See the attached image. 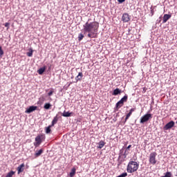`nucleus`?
<instances>
[{
    "label": "nucleus",
    "mask_w": 177,
    "mask_h": 177,
    "mask_svg": "<svg viewBox=\"0 0 177 177\" xmlns=\"http://www.w3.org/2000/svg\"><path fill=\"white\" fill-rule=\"evenodd\" d=\"M97 28H99V24L96 22L91 23L89 24V37L95 38L97 34Z\"/></svg>",
    "instance_id": "obj_1"
},
{
    "label": "nucleus",
    "mask_w": 177,
    "mask_h": 177,
    "mask_svg": "<svg viewBox=\"0 0 177 177\" xmlns=\"http://www.w3.org/2000/svg\"><path fill=\"white\" fill-rule=\"evenodd\" d=\"M139 169V163L138 162L131 160L129 162L127 171L129 174H133V172H136Z\"/></svg>",
    "instance_id": "obj_2"
},
{
    "label": "nucleus",
    "mask_w": 177,
    "mask_h": 177,
    "mask_svg": "<svg viewBox=\"0 0 177 177\" xmlns=\"http://www.w3.org/2000/svg\"><path fill=\"white\" fill-rule=\"evenodd\" d=\"M84 33H80L78 35V41H82L84 39V34L85 32H89V23L87 21L85 25H84V29H83Z\"/></svg>",
    "instance_id": "obj_3"
},
{
    "label": "nucleus",
    "mask_w": 177,
    "mask_h": 177,
    "mask_svg": "<svg viewBox=\"0 0 177 177\" xmlns=\"http://www.w3.org/2000/svg\"><path fill=\"white\" fill-rule=\"evenodd\" d=\"M128 101V95L126 94L120 101H118L116 104L115 107L116 109H120V107H122L124 106V103L127 102Z\"/></svg>",
    "instance_id": "obj_4"
},
{
    "label": "nucleus",
    "mask_w": 177,
    "mask_h": 177,
    "mask_svg": "<svg viewBox=\"0 0 177 177\" xmlns=\"http://www.w3.org/2000/svg\"><path fill=\"white\" fill-rule=\"evenodd\" d=\"M45 139V137L42 135H39L37 136L35 138V142L33 143L35 147H38L42 143V141Z\"/></svg>",
    "instance_id": "obj_5"
},
{
    "label": "nucleus",
    "mask_w": 177,
    "mask_h": 177,
    "mask_svg": "<svg viewBox=\"0 0 177 177\" xmlns=\"http://www.w3.org/2000/svg\"><path fill=\"white\" fill-rule=\"evenodd\" d=\"M156 157H157L156 152H152L149 155V162L152 165H156V164H157V160H156Z\"/></svg>",
    "instance_id": "obj_6"
},
{
    "label": "nucleus",
    "mask_w": 177,
    "mask_h": 177,
    "mask_svg": "<svg viewBox=\"0 0 177 177\" xmlns=\"http://www.w3.org/2000/svg\"><path fill=\"white\" fill-rule=\"evenodd\" d=\"M153 118V115L151 113H146L140 118V124H145V122H147L149 120H151Z\"/></svg>",
    "instance_id": "obj_7"
},
{
    "label": "nucleus",
    "mask_w": 177,
    "mask_h": 177,
    "mask_svg": "<svg viewBox=\"0 0 177 177\" xmlns=\"http://www.w3.org/2000/svg\"><path fill=\"white\" fill-rule=\"evenodd\" d=\"M174 127H175V122H174V120H171L164 126L163 131H168L169 129L174 128Z\"/></svg>",
    "instance_id": "obj_8"
},
{
    "label": "nucleus",
    "mask_w": 177,
    "mask_h": 177,
    "mask_svg": "<svg viewBox=\"0 0 177 177\" xmlns=\"http://www.w3.org/2000/svg\"><path fill=\"white\" fill-rule=\"evenodd\" d=\"M131 20V16L128 13H124L122 16V21L123 23H128Z\"/></svg>",
    "instance_id": "obj_9"
},
{
    "label": "nucleus",
    "mask_w": 177,
    "mask_h": 177,
    "mask_svg": "<svg viewBox=\"0 0 177 177\" xmlns=\"http://www.w3.org/2000/svg\"><path fill=\"white\" fill-rule=\"evenodd\" d=\"M38 109V106H29L25 111L26 114H31L33 111H35Z\"/></svg>",
    "instance_id": "obj_10"
},
{
    "label": "nucleus",
    "mask_w": 177,
    "mask_h": 177,
    "mask_svg": "<svg viewBox=\"0 0 177 177\" xmlns=\"http://www.w3.org/2000/svg\"><path fill=\"white\" fill-rule=\"evenodd\" d=\"M25 167L26 165H24V163H22L17 167V171L18 172V175H19V174H21V172L24 171Z\"/></svg>",
    "instance_id": "obj_11"
},
{
    "label": "nucleus",
    "mask_w": 177,
    "mask_h": 177,
    "mask_svg": "<svg viewBox=\"0 0 177 177\" xmlns=\"http://www.w3.org/2000/svg\"><path fill=\"white\" fill-rule=\"evenodd\" d=\"M171 17H172L171 15L165 14L162 24H165V23H167V21H168Z\"/></svg>",
    "instance_id": "obj_12"
},
{
    "label": "nucleus",
    "mask_w": 177,
    "mask_h": 177,
    "mask_svg": "<svg viewBox=\"0 0 177 177\" xmlns=\"http://www.w3.org/2000/svg\"><path fill=\"white\" fill-rule=\"evenodd\" d=\"M57 121H59V116L58 115H56L53 119V121L51 122V127H55V125L57 124Z\"/></svg>",
    "instance_id": "obj_13"
},
{
    "label": "nucleus",
    "mask_w": 177,
    "mask_h": 177,
    "mask_svg": "<svg viewBox=\"0 0 177 177\" xmlns=\"http://www.w3.org/2000/svg\"><path fill=\"white\" fill-rule=\"evenodd\" d=\"M112 95L113 96H117L118 95H121V90L118 88H115V90H113Z\"/></svg>",
    "instance_id": "obj_14"
},
{
    "label": "nucleus",
    "mask_w": 177,
    "mask_h": 177,
    "mask_svg": "<svg viewBox=\"0 0 177 177\" xmlns=\"http://www.w3.org/2000/svg\"><path fill=\"white\" fill-rule=\"evenodd\" d=\"M82 77H84V75L82 72L78 73V75L75 77V82H78L79 81H81L82 80Z\"/></svg>",
    "instance_id": "obj_15"
},
{
    "label": "nucleus",
    "mask_w": 177,
    "mask_h": 177,
    "mask_svg": "<svg viewBox=\"0 0 177 177\" xmlns=\"http://www.w3.org/2000/svg\"><path fill=\"white\" fill-rule=\"evenodd\" d=\"M44 71H46V66H43V67L40 68L37 71V73H38V74H39V75H42V74H44Z\"/></svg>",
    "instance_id": "obj_16"
},
{
    "label": "nucleus",
    "mask_w": 177,
    "mask_h": 177,
    "mask_svg": "<svg viewBox=\"0 0 177 177\" xmlns=\"http://www.w3.org/2000/svg\"><path fill=\"white\" fill-rule=\"evenodd\" d=\"M98 146L97 147V149H103V147H104V145H106V142H104V141L101 140L98 142Z\"/></svg>",
    "instance_id": "obj_17"
},
{
    "label": "nucleus",
    "mask_w": 177,
    "mask_h": 177,
    "mask_svg": "<svg viewBox=\"0 0 177 177\" xmlns=\"http://www.w3.org/2000/svg\"><path fill=\"white\" fill-rule=\"evenodd\" d=\"M52 127H53V126H52V124H50L48 127L45 128L46 133L49 134V133H50V132H52V129H50V128H52Z\"/></svg>",
    "instance_id": "obj_18"
},
{
    "label": "nucleus",
    "mask_w": 177,
    "mask_h": 177,
    "mask_svg": "<svg viewBox=\"0 0 177 177\" xmlns=\"http://www.w3.org/2000/svg\"><path fill=\"white\" fill-rule=\"evenodd\" d=\"M42 153H44V149H39V151H36L35 153V157H39V156H41Z\"/></svg>",
    "instance_id": "obj_19"
},
{
    "label": "nucleus",
    "mask_w": 177,
    "mask_h": 177,
    "mask_svg": "<svg viewBox=\"0 0 177 177\" xmlns=\"http://www.w3.org/2000/svg\"><path fill=\"white\" fill-rule=\"evenodd\" d=\"M75 171H77L75 167H73L71 172L69 173V176L74 177V176L75 175Z\"/></svg>",
    "instance_id": "obj_20"
},
{
    "label": "nucleus",
    "mask_w": 177,
    "mask_h": 177,
    "mask_svg": "<svg viewBox=\"0 0 177 177\" xmlns=\"http://www.w3.org/2000/svg\"><path fill=\"white\" fill-rule=\"evenodd\" d=\"M71 114H73L72 112H66V111H64L62 113V117H71Z\"/></svg>",
    "instance_id": "obj_21"
},
{
    "label": "nucleus",
    "mask_w": 177,
    "mask_h": 177,
    "mask_svg": "<svg viewBox=\"0 0 177 177\" xmlns=\"http://www.w3.org/2000/svg\"><path fill=\"white\" fill-rule=\"evenodd\" d=\"M50 107H52V104H50V103H46L44 106V109H45L46 110H49Z\"/></svg>",
    "instance_id": "obj_22"
},
{
    "label": "nucleus",
    "mask_w": 177,
    "mask_h": 177,
    "mask_svg": "<svg viewBox=\"0 0 177 177\" xmlns=\"http://www.w3.org/2000/svg\"><path fill=\"white\" fill-rule=\"evenodd\" d=\"M33 50H32V48L29 49V52H28L26 53L27 56H28V57H32V53H33Z\"/></svg>",
    "instance_id": "obj_23"
},
{
    "label": "nucleus",
    "mask_w": 177,
    "mask_h": 177,
    "mask_svg": "<svg viewBox=\"0 0 177 177\" xmlns=\"http://www.w3.org/2000/svg\"><path fill=\"white\" fill-rule=\"evenodd\" d=\"M3 55H5V52L3 51V49H2V46H0V59H2Z\"/></svg>",
    "instance_id": "obj_24"
},
{
    "label": "nucleus",
    "mask_w": 177,
    "mask_h": 177,
    "mask_svg": "<svg viewBox=\"0 0 177 177\" xmlns=\"http://www.w3.org/2000/svg\"><path fill=\"white\" fill-rule=\"evenodd\" d=\"M15 172L13 171H10V172H8L7 174V175L6 176V177H13V175H15Z\"/></svg>",
    "instance_id": "obj_25"
},
{
    "label": "nucleus",
    "mask_w": 177,
    "mask_h": 177,
    "mask_svg": "<svg viewBox=\"0 0 177 177\" xmlns=\"http://www.w3.org/2000/svg\"><path fill=\"white\" fill-rule=\"evenodd\" d=\"M131 115H132V113L131 112H129L127 113V115H126V118H125V120L124 122V124H125L127 122V120H128L129 119V117H131Z\"/></svg>",
    "instance_id": "obj_26"
},
{
    "label": "nucleus",
    "mask_w": 177,
    "mask_h": 177,
    "mask_svg": "<svg viewBox=\"0 0 177 177\" xmlns=\"http://www.w3.org/2000/svg\"><path fill=\"white\" fill-rule=\"evenodd\" d=\"M3 26L7 28V30H9V26H10V23L6 22V24H3Z\"/></svg>",
    "instance_id": "obj_27"
},
{
    "label": "nucleus",
    "mask_w": 177,
    "mask_h": 177,
    "mask_svg": "<svg viewBox=\"0 0 177 177\" xmlns=\"http://www.w3.org/2000/svg\"><path fill=\"white\" fill-rule=\"evenodd\" d=\"M53 95V91H50V92L48 93V96H52Z\"/></svg>",
    "instance_id": "obj_28"
},
{
    "label": "nucleus",
    "mask_w": 177,
    "mask_h": 177,
    "mask_svg": "<svg viewBox=\"0 0 177 177\" xmlns=\"http://www.w3.org/2000/svg\"><path fill=\"white\" fill-rule=\"evenodd\" d=\"M153 15H154V11L153 10V8L151 7V16L152 17V16H153Z\"/></svg>",
    "instance_id": "obj_29"
},
{
    "label": "nucleus",
    "mask_w": 177,
    "mask_h": 177,
    "mask_svg": "<svg viewBox=\"0 0 177 177\" xmlns=\"http://www.w3.org/2000/svg\"><path fill=\"white\" fill-rule=\"evenodd\" d=\"M135 110H136V109L132 108V109L130 110L129 113H131V114H132V113H133V111H135Z\"/></svg>",
    "instance_id": "obj_30"
},
{
    "label": "nucleus",
    "mask_w": 177,
    "mask_h": 177,
    "mask_svg": "<svg viewBox=\"0 0 177 177\" xmlns=\"http://www.w3.org/2000/svg\"><path fill=\"white\" fill-rule=\"evenodd\" d=\"M119 3H122V2H125V0H118Z\"/></svg>",
    "instance_id": "obj_31"
},
{
    "label": "nucleus",
    "mask_w": 177,
    "mask_h": 177,
    "mask_svg": "<svg viewBox=\"0 0 177 177\" xmlns=\"http://www.w3.org/2000/svg\"><path fill=\"white\" fill-rule=\"evenodd\" d=\"M128 153H127V151H125V152L123 153V156H124V157H127Z\"/></svg>",
    "instance_id": "obj_32"
},
{
    "label": "nucleus",
    "mask_w": 177,
    "mask_h": 177,
    "mask_svg": "<svg viewBox=\"0 0 177 177\" xmlns=\"http://www.w3.org/2000/svg\"><path fill=\"white\" fill-rule=\"evenodd\" d=\"M130 147H132V145H129V146L127 147V149L129 150V149Z\"/></svg>",
    "instance_id": "obj_33"
},
{
    "label": "nucleus",
    "mask_w": 177,
    "mask_h": 177,
    "mask_svg": "<svg viewBox=\"0 0 177 177\" xmlns=\"http://www.w3.org/2000/svg\"><path fill=\"white\" fill-rule=\"evenodd\" d=\"M158 23H161V19L159 20Z\"/></svg>",
    "instance_id": "obj_34"
},
{
    "label": "nucleus",
    "mask_w": 177,
    "mask_h": 177,
    "mask_svg": "<svg viewBox=\"0 0 177 177\" xmlns=\"http://www.w3.org/2000/svg\"><path fill=\"white\" fill-rule=\"evenodd\" d=\"M87 35H88V37H89V33Z\"/></svg>",
    "instance_id": "obj_35"
}]
</instances>
